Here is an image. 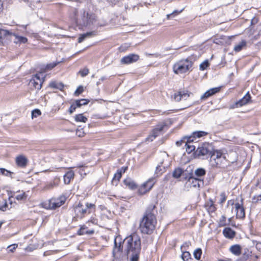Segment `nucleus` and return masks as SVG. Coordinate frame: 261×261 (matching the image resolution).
I'll return each mask as SVG.
<instances>
[{
  "mask_svg": "<svg viewBox=\"0 0 261 261\" xmlns=\"http://www.w3.org/2000/svg\"><path fill=\"white\" fill-rule=\"evenodd\" d=\"M72 12L71 17L80 29L86 28L95 30L105 25L98 20L97 16L93 12L84 9L78 10L75 9H73Z\"/></svg>",
  "mask_w": 261,
  "mask_h": 261,
  "instance_id": "nucleus-1",
  "label": "nucleus"
},
{
  "mask_svg": "<svg viewBox=\"0 0 261 261\" xmlns=\"http://www.w3.org/2000/svg\"><path fill=\"white\" fill-rule=\"evenodd\" d=\"M154 205H150L147 208L143 218L140 221L139 229L143 234H150L155 229L157 223Z\"/></svg>",
  "mask_w": 261,
  "mask_h": 261,
  "instance_id": "nucleus-2",
  "label": "nucleus"
},
{
  "mask_svg": "<svg viewBox=\"0 0 261 261\" xmlns=\"http://www.w3.org/2000/svg\"><path fill=\"white\" fill-rule=\"evenodd\" d=\"M123 244L129 261H138L141 251L140 238L136 233H133L124 240Z\"/></svg>",
  "mask_w": 261,
  "mask_h": 261,
  "instance_id": "nucleus-3",
  "label": "nucleus"
},
{
  "mask_svg": "<svg viewBox=\"0 0 261 261\" xmlns=\"http://www.w3.org/2000/svg\"><path fill=\"white\" fill-rule=\"evenodd\" d=\"M95 208L96 206L93 203L86 202L84 205L81 202L73 207L75 216L80 219L83 218L87 214H90L92 211H94Z\"/></svg>",
  "mask_w": 261,
  "mask_h": 261,
  "instance_id": "nucleus-4",
  "label": "nucleus"
},
{
  "mask_svg": "<svg viewBox=\"0 0 261 261\" xmlns=\"http://www.w3.org/2000/svg\"><path fill=\"white\" fill-rule=\"evenodd\" d=\"M192 65L193 62L188 58L176 63L173 66V70L177 74L185 73L190 70Z\"/></svg>",
  "mask_w": 261,
  "mask_h": 261,
  "instance_id": "nucleus-5",
  "label": "nucleus"
},
{
  "mask_svg": "<svg viewBox=\"0 0 261 261\" xmlns=\"http://www.w3.org/2000/svg\"><path fill=\"white\" fill-rule=\"evenodd\" d=\"M27 25H22L19 26V28H22V30L17 29L16 31L12 32L10 31L8 36H11V39L13 40V42L16 44H24L28 42V39L25 37L22 36L20 35V32L22 34H25L27 33L26 31Z\"/></svg>",
  "mask_w": 261,
  "mask_h": 261,
  "instance_id": "nucleus-6",
  "label": "nucleus"
},
{
  "mask_svg": "<svg viewBox=\"0 0 261 261\" xmlns=\"http://www.w3.org/2000/svg\"><path fill=\"white\" fill-rule=\"evenodd\" d=\"M185 178L187 179L185 184V188L187 190H189L192 188H199L201 184H203V179L196 178L192 173L186 175Z\"/></svg>",
  "mask_w": 261,
  "mask_h": 261,
  "instance_id": "nucleus-7",
  "label": "nucleus"
},
{
  "mask_svg": "<svg viewBox=\"0 0 261 261\" xmlns=\"http://www.w3.org/2000/svg\"><path fill=\"white\" fill-rule=\"evenodd\" d=\"M45 77V76L43 72H40L37 73L30 80V83L35 89L39 90L41 88Z\"/></svg>",
  "mask_w": 261,
  "mask_h": 261,
  "instance_id": "nucleus-8",
  "label": "nucleus"
},
{
  "mask_svg": "<svg viewBox=\"0 0 261 261\" xmlns=\"http://www.w3.org/2000/svg\"><path fill=\"white\" fill-rule=\"evenodd\" d=\"M66 200V197L63 195H61L58 198H51L49 200V208L55 210L59 207L65 203Z\"/></svg>",
  "mask_w": 261,
  "mask_h": 261,
  "instance_id": "nucleus-9",
  "label": "nucleus"
},
{
  "mask_svg": "<svg viewBox=\"0 0 261 261\" xmlns=\"http://www.w3.org/2000/svg\"><path fill=\"white\" fill-rule=\"evenodd\" d=\"M212 150V146L208 143H203L201 146L198 147L196 153L198 156H210Z\"/></svg>",
  "mask_w": 261,
  "mask_h": 261,
  "instance_id": "nucleus-10",
  "label": "nucleus"
},
{
  "mask_svg": "<svg viewBox=\"0 0 261 261\" xmlns=\"http://www.w3.org/2000/svg\"><path fill=\"white\" fill-rule=\"evenodd\" d=\"M251 100V96L249 92H248L241 99L231 104L229 106V109H233L245 106Z\"/></svg>",
  "mask_w": 261,
  "mask_h": 261,
  "instance_id": "nucleus-11",
  "label": "nucleus"
},
{
  "mask_svg": "<svg viewBox=\"0 0 261 261\" xmlns=\"http://www.w3.org/2000/svg\"><path fill=\"white\" fill-rule=\"evenodd\" d=\"M165 124H160L156 126L150 133L148 137L146 138V141H152L163 130Z\"/></svg>",
  "mask_w": 261,
  "mask_h": 261,
  "instance_id": "nucleus-12",
  "label": "nucleus"
},
{
  "mask_svg": "<svg viewBox=\"0 0 261 261\" xmlns=\"http://www.w3.org/2000/svg\"><path fill=\"white\" fill-rule=\"evenodd\" d=\"M241 203L237 202L234 204L233 208L234 209L236 213V218L237 219H243L245 217V209L243 205V199L241 200Z\"/></svg>",
  "mask_w": 261,
  "mask_h": 261,
  "instance_id": "nucleus-13",
  "label": "nucleus"
},
{
  "mask_svg": "<svg viewBox=\"0 0 261 261\" xmlns=\"http://www.w3.org/2000/svg\"><path fill=\"white\" fill-rule=\"evenodd\" d=\"M155 182V177L149 178L146 182L142 185L139 189V192L141 194H144L149 191L152 188Z\"/></svg>",
  "mask_w": 261,
  "mask_h": 261,
  "instance_id": "nucleus-14",
  "label": "nucleus"
},
{
  "mask_svg": "<svg viewBox=\"0 0 261 261\" xmlns=\"http://www.w3.org/2000/svg\"><path fill=\"white\" fill-rule=\"evenodd\" d=\"M114 248L113 251V255L116 259H119L122 257V250L123 247L121 245V243L119 242L118 244L116 239L114 242Z\"/></svg>",
  "mask_w": 261,
  "mask_h": 261,
  "instance_id": "nucleus-15",
  "label": "nucleus"
},
{
  "mask_svg": "<svg viewBox=\"0 0 261 261\" xmlns=\"http://www.w3.org/2000/svg\"><path fill=\"white\" fill-rule=\"evenodd\" d=\"M15 192L10 191L8 192L9 199L8 201L9 202V204L8 203L7 201L5 200L4 203L0 204V210L2 211H6V210L12 207V205L13 204V200L12 198L14 197L15 194Z\"/></svg>",
  "mask_w": 261,
  "mask_h": 261,
  "instance_id": "nucleus-16",
  "label": "nucleus"
},
{
  "mask_svg": "<svg viewBox=\"0 0 261 261\" xmlns=\"http://www.w3.org/2000/svg\"><path fill=\"white\" fill-rule=\"evenodd\" d=\"M139 59V55L137 54H131L123 57L121 59L120 62L123 64H129L137 62Z\"/></svg>",
  "mask_w": 261,
  "mask_h": 261,
  "instance_id": "nucleus-17",
  "label": "nucleus"
},
{
  "mask_svg": "<svg viewBox=\"0 0 261 261\" xmlns=\"http://www.w3.org/2000/svg\"><path fill=\"white\" fill-rule=\"evenodd\" d=\"M189 96L187 91L181 90L174 93V99L176 101H179L181 100H186Z\"/></svg>",
  "mask_w": 261,
  "mask_h": 261,
  "instance_id": "nucleus-18",
  "label": "nucleus"
},
{
  "mask_svg": "<svg viewBox=\"0 0 261 261\" xmlns=\"http://www.w3.org/2000/svg\"><path fill=\"white\" fill-rule=\"evenodd\" d=\"M17 166L20 168H24L28 163V159L23 155H19L15 159Z\"/></svg>",
  "mask_w": 261,
  "mask_h": 261,
  "instance_id": "nucleus-19",
  "label": "nucleus"
},
{
  "mask_svg": "<svg viewBox=\"0 0 261 261\" xmlns=\"http://www.w3.org/2000/svg\"><path fill=\"white\" fill-rule=\"evenodd\" d=\"M210 156L211 159L215 160L217 164H218L219 161H221L222 159H225L224 154L220 150L212 151Z\"/></svg>",
  "mask_w": 261,
  "mask_h": 261,
  "instance_id": "nucleus-20",
  "label": "nucleus"
},
{
  "mask_svg": "<svg viewBox=\"0 0 261 261\" xmlns=\"http://www.w3.org/2000/svg\"><path fill=\"white\" fill-rule=\"evenodd\" d=\"M207 134V133L204 131H196L192 133V134L189 136V141H197V139L200 138L202 137L205 136Z\"/></svg>",
  "mask_w": 261,
  "mask_h": 261,
  "instance_id": "nucleus-21",
  "label": "nucleus"
},
{
  "mask_svg": "<svg viewBox=\"0 0 261 261\" xmlns=\"http://www.w3.org/2000/svg\"><path fill=\"white\" fill-rule=\"evenodd\" d=\"M164 161H161L156 167L154 172V177L161 175L166 170V167L164 165Z\"/></svg>",
  "mask_w": 261,
  "mask_h": 261,
  "instance_id": "nucleus-22",
  "label": "nucleus"
},
{
  "mask_svg": "<svg viewBox=\"0 0 261 261\" xmlns=\"http://www.w3.org/2000/svg\"><path fill=\"white\" fill-rule=\"evenodd\" d=\"M220 88L221 87H215L209 89L201 96V99H205L215 93H218L220 91Z\"/></svg>",
  "mask_w": 261,
  "mask_h": 261,
  "instance_id": "nucleus-23",
  "label": "nucleus"
},
{
  "mask_svg": "<svg viewBox=\"0 0 261 261\" xmlns=\"http://www.w3.org/2000/svg\"><path fill=\"white\" fill-rule=\"evenodd\" d=\"M223 234L225 238L233 239L236 235V232L230 227H226L223 230Z\"/></svg>",
  "mask_w": 261,
  "mask_h": 261,
  "instance_id": "nucleus-24",
  "label": "nucleus"
},
{
  "mask_svg": "<svg viewBox=\"0 0 261 261\" xmlns=\"http://www.w3.org/2000/svg\"><path fill=\"white\" fill-rule=\"evenodd\" d=\"M94 230L93 229L89 230L88 227L84 225L81 226L80 229L77 231L79 235L82 236L84 234L90 235L93 234Z\"/></svg>",
  "mask_w": 261,
  "mask_h": 261,
  "instance_id": "nucleus-25",
  "label": "nucleus"
},
{
  "mask_svg": "<svg viewBox=\"0 0 261 261\" xmlns=\"http://www.w3.org/2000/svg\"><path fill=\"white\" fill-rule=\"evenodd\" d=\"M241 246L239 244L233 245L229 248V251L236 256H239L241 254Z\"/></svg>",
  "mask_w": 261,
  "mask_h": 261,
  "instance_id": "nucleus-26",
  "label": "nucleus"
},
{
  "mask_svg": "<svg viewBox=\"0 0 261 261\" xmlns=\"http://www.w3.org/2000/svg\"><path fill=\"white\" fill-rule=\"evenodd\" d=\"M74 176V172L72 170L68 171L64 175V182L65 184H69Z\"/></svg>",
  "mask_w": 261,
  "mask_h": 261,
  "instance_id": "nucleus-27",
  "label": "nucleus"
},
{
  "mask_svg": "<svg viewBox=\"0 0 261 261\" xmlns=\"http://www.w3.org/2000/svg\"><path fill=\"white\" fill-rule=\"evenodd\" d=\"M96 35V32L95 30L87 32L82 34L78 39V42L81 43L83 42L86 38L94 36Z\"/></svg>",
  "mask_w": 261,
  "mask_h": 261,
  "instance_id": "nucleus-28",
  "label": "nucleus"
},
{
  "mask_svg": "<svg viewBox=\"0 0 261 261\" xmlns=\"http://www.w3.org/2000/svg\"><path fill=\"white\" fill-rule=\"evenodd\" d=\"M205 174L206 171L204 169L202 168H199L195 170L193 175L197 178L203 179V177L205 176Z\"/></svg>",
  "mask_w": 261,
  "mask_h": 261,
  "instance_id": "nucleus-29",
  "label": "nucleus"
},
{
  "mask_svg": "<svg viewBox=\"0 0 261 261\" xmlns=\"http://www.w3.org/2000/svg\"><path fill=\"white\" fill-rule=\"evenodd\" d=\"M193 142V141H189L188 138H187V140L186 141V143H185V146H186V150L188 153H190L195 149V146L191 144Z\"/></svg>",
  "mask_w": 261,
  "mask_h": 261,
  "instance_id": "nucleus-30",
  "label": "nucleus"
},
{
  "mask_svg": "<svg viewBox=\"0 0 261 261\" xmlns=\"http://www.w3.org/2000/svg\"><path fill=\"white\" fill-rule=\"evenodd\" d=\"M251 253L248 249H245L242 257L239 258L238 261H246L251 256Z\"/></svg>",
  "mask_w": 261,
  "mask_h": 261,
  "instance_id": "nucleus-31",
  "label": "nucleus"
},
{
  "mask_svg": "<svg viewBox=\"0 0 261 261\" xmlns=\"http://www.w3.org/2000/svg\"><path fill=\"white\" fill-rule=\"evenodd\" d=\"M123 182L125 185L132 189H135L137 188L136 184L130 178L124 180Z\"/></svg>",
  "mask_w": 261,
  "mask_h": 261,
  "instance_id": "nucleus-32",
  "label": "nucleus"
},
{
  "mask_svg": "<svg viewBox=\"0 0 261 261\" xmlns=\"http://www.w3.org/2000/svg\"><path fill=\"white\" fill-rule=\"evenodd\" d=\"M62 62V61L55 62L50 63L49 64H47L45 69L42 72H43V73L44 74V72L46 70H51L53 68H54L55 67H56L57 65H58L59 63H60Z\"/></svg>",
  "mask_w": 261,
  "mask_h": 261,
  "instance_id": "nucleus-33",
  "label": "nucleus"
},
{
  "mask_svg": "<svg viewBox=\"0 0 261 261\" xmlns=\"http://www.w3.org/2000/svg\"><path fill=\"white\" fill-rule=\"evenodd\" d=\"M246 45V42L245 40H242L239 44L236 45L234 47L233 50L236 52L241 51L244 47Z\"/></svg>",
  "mask_w": 261,
  "mask_h": 261,
  "instance_id": "nucleus-34",
  "label": "nucleus"
},
{
  "mask_svg": "<svg viewBox=\"0 0 261 261\" xmlns=\"http://www.w3.org/2000/svg\"><path fill=\"white\" fill-rule=\"evenodd\" d=\"M89 102V100L86 99L76 100L74 101L75 106L77 107V108H80L82 106L86 105Z\"/></svg>",
  "mask_w": 261,
  "mask_h": 261,
  "instance_id": "nucleus-35",
  "label": "nucleus"
},
{
  "mask_svg": "<svg viewBox=\"0 0 261 261\" xmlns=\"http://www.w3.org/2000/svg\"><path fill=\"white\" fill-rule=\"evenodd\" d=\"M88 119L83 114H77L75 116V120L76 122H86Z\"/></svg>",
  "mask_w": 261,
  "mask_h": 261,
  "instance_id": "nucleus-36",
  "label": "nucleus"
},
{
  "mask_svg": "<svg viewBox=\"0 0 261 261\" xmlns=\"http://www.w3.org/2000/svg\"><path fill=\"white\" fill-rule=\"evenodd\" d=\"M183 173H184L183 170L181 168H177L175 169V170L173 172L172 174H173V176L174 178H178L181 175V174Z\"/></svg>",
  "mask_w": 261,
  "mask_h": 261,
  "instance_id": "nucleus-37",
  "label": "nucleus"
},
{
  "mask_svg": "<svg viewBox=\"0 0 261 261\" xmlns=\"http://www.w3.org/2000/svg\"><path fill=\"white\" fill-rule=\"evenodd\" d=\"M182 254L181 257L183 261H188L191 258V255L189 251H181Z\"/></svg>",
  "mask_w": 261,
  "mask_h": 261,
  "instance_id": "nucleus-38",
  "label": "nucleus"
},
{
  "mask_svg": "<svg viewBox=\"0 0 261 261\" xmlns=\"http://www.w3.org/2000/svg\"><path fill=\"white\" fill-rule=\"evenodd\" d=\"M201 254L202 250L200 248L195 249L193 252L194 258L197 260H199L200 259Z\"/></svg>",
  "mask_w": 261,
  "mask_h": 261,
  "instance_id": "nucleus-39",
  "label": "nucleus"
},
{
  "mask_svg": "<svg viewBox=\"0 0 261 261\" xmlns=\"http://www.w3.org/2000/svg\"><path fill=\"white\" fill-rule=\"evenodd\" d=\"M27 198V194L23 191H22L20 194L16 195L15 197V198L18 201L24 200Z\"/></svg>",
  "mask_w": 261,
  "mask_h": 261,
  "instance_id": "nucleus-40",
  "label": "nucleus"
},
{
  "mask_svg": "<svg viewBox=\"0 0 261 261\" xmlns=\"http://www.w3.org/2000/svg\"><path fill=\"white\" fill-rule=\"evenodd\" d=\"M191 245V243L190 241H187L183 243V244L180 247L181 251H187L189 248V247Z\"/></svg>",
  "mask_w": 261,
  "mask_h": 261,
  "instance_id": "nucleus-41",
  "label": "nucleus"
},
{
  "mask_svg": "<svg viewBox=\"0 0 261 261\" xmlns=\"http://www.w3.org/2000/svg\"><path fill=\"white\" fill-rule=\"evenodd\" d=\"M122 176V172L121 171H119V170H118L117 172L114 174V176L113 177L112 182H114L115 181H118L119 180V179L121 178Z\"/></svg>",
  "mask_w": 261,
  "mask_h": 261,
  "instance_id": "nucleus-42",
  "label": "nucleus"
},
{
  "mask_svg": "<svg viewBox=\"0 0 261 261\" xmlns=\"http://www.w3.org/2000/svg\"><path fill=\"white\" fill-rule=\"evenodd\" d=\"M10 31L4 29H0V41H2L3 38L8 36Z\"/></svg>",
  "mask_w": 261,
  "mask_h": 261,
  "instance_id": "nucleus-43",
  "label": "nucleus"
},
{
  "mask_svg": "<svg viewBox=\"0 0 261 261\" xmlns=\"http://www.w3.org/2000/svg\"><path fill=\"white\" fill-rule=\"evenodd\" d=\"M181 11H182V10L179 11H177V10H175L172 13L167 14L166 16L167 19H170L174 17L176 15H178Z\"/></svg>",
  "mask_w": 261,
  "mask_h": 261,
  "instance_id": "nucleus-44",
  "label": "nucleus"
},
{
  "mask_svg": "<svg viewBox=\"0 0 261 261\" xmlns=\"http://www.w3.org/2000/svg\"><path fill=\"white\" fill-rule=\"evenodd\" d=\"M226 218L224 216H222L219 221V226L220 227L226 225Z\"/></svg>",
  "mask_w": 261,
  "mask_h": 261,
  "instance_id": "nucleus-45",
  "label": "nucleus"
},
{
  "mask_svg": "<svg viewBox=\"0 0 261 261\" xmlns=\"http://www.w3.org/2000/svg\"><path fill=\"white\" fill-rule=\"evenodd\" d=\"M77 168L79 169L78 172L81 175H86V173L85 172V168L86 166H84L83 165H79L77 167Z\"/></svg>",
  "mask_w": 261,
  "mask_h": 261,
  "instance_id": "nucleus-46",
  "label": "nucleus"
},
{
  "mask_svg": "<svg viewBox=\"0 0 261 261\" xmlns=\"http://www.w3.org/2000/svg\"><path fill=\"white\" fill-rule=\"evenodd\" d=\"M210 65L207 60H205L200 64L199 69L201 70H205Z\"/></svg>",
  "mask_w": 261,
  "mask_h": 261,
  "instance_id": "nucleus-47",
  "label": "nucleus"
},
{
  "mask_svg": "<svg viewBox=\"0 0 261 261\" xmlns=\"http://www.w3.org/2000/svg\"><path fill=\"white\" fill-rule=\"evenodd\" d=\"M41 112L39 109H35L32 111V117L36 118L41 115Z\"/></svg>",
  "mask_w": 261,
  "mask_h": 261,
  "instance_id": "nucleus-48",
  "label": "nucleus"
},
{
  "mask_svg": "<svg viewBox=\"0 0 261 261\" xmlns=\"http://www.w3.org/2000/svg\"><path fill=\"white\" fill-rule=\"evenodd\" d=\"M17 247H18V245L16 244H14L9 245L7 247L8 252H13Z\"/></svg>",
  "mask_w": 261,
  "mask_h": 261,
  "instance_id": "nucleus-49",
  "label": "nucleus"
},
{
  "mask_svg": "<svg viewBox=\"0 0 261 261\" xmlns=\"http://www.w3.org/2000/svg\"><path fill=\"white\" fill-rule=\"evenodd\" d=\"M207 205H209V207L208 208V211L213 212L215 211L216 207L212 200H210V202L207 203Z\"/></svg>",
  "mask_w": 261,
  "mask_h": 261,
  "instance_id": "nucleus-50",
  "label": "nucleus"
},
{
  "mask_svg": "<svg viewBox=\"0 0 261 261\" xmlns=\"http://www.w3.org/2000/svg\"><path fill=\"white\" fill-rule=\"evenodd\" d=\"M84 91V88L82 86H80L75 91L74 94L75 96H79L80 94H81Z\"/></svg>",
  "mask_w": 261,
  "mask_h": 261,
  "instance_id": "nucleus-51",
  "label": "nucleus"
},
{
  "mask_svg": "<svg viewBox=\"0 0 261 261\" xmlns=\"http://www.w3.org/2000/svg\"><path fill=\"white\" fill-rule=\"evenodd\" d=\"M188 137H184L182 139L180 140H179V141H177L176 142V145L177 146H180L182 145V144H185V143H186V140H187V138H188Z\"/></svg>",
  "mask_w": 261,
  "mask_h": 261,
  "instance_id": "nucleus-52",
  "label": "nucleus"
},
{
  "mask_svg": "<svg viewBox=\"0 0 261 261\" xmlns=\"http://www.w3.org/2000/svg\"><path fill=\"white\" fill-rule=\"evenodd\" d=\"M79 73L81 74V75L82 77H84V76H86L87 75H88V74L89 73V70L88 68H84L83 69L79 71Z\"/></svg>",
  "mask_w": 261,
  "mask_h": 261,
  "instance_id": "nucleus-53",
  "label": "nucleus"
},
{
  "mask_svg": "<svg viewBox=\"0 0 261 261\" xmlns=\"http://www.w3.org/2000/svg\"><path fill=\"white\" fill-rule=\"evenodd\" d=\"M76 108H77V107L75 106V102H73L71 105L69 109V113L70 114L73 113L75 111Z\"/></svg>",
  "mask_w": 261,
  "mask_h": 261,
  "instance_id": "nucleus-54",
  "label": "nucleus"
},
{
  "mask_svg": "<svg viewBox=\"0 0 261 261\" xmlns=\"http://www.w3.org/2000/svg\"><path fill=\"white\" fill-rule=\"evenodd\" d=\"M221 198L220 200V203H223L226 200V196L224 192L221 193Z\"/></svg>",
  "mask_w": 261,
  "mask_h": 261,
  "instance_id": "nucleus-55",
  "label": "nucleus"
},
{
  "mask_svg": "<svg viewBox=\"0 0 261 261\" xmlns=\"http://www.w3.org/2000/svg\"><path fill=\"white\" fill-rule=\"evenodd\" d=\"M252 200L255 202H257L259 200H261V194H259V195H257L254 196L253 197Z\"/></svg>",
  "mask_w": 261,
  "mask_h": 261,
  "instance_id": "nucleus-56",
  "label": "nucleus"
},
{
  "mask_svg": "<svg viewBox=\"0 0 261 261\" xmlns=\"http://www.w3.org/2000/svg\"><path fill=\"white\" fill-rule=\"evenodd\" d=\"M49 86L50 87L55 88H59V87L57 86V83L55 82H51L49 84Z\"/></svg>",
  "mask_w": 261,
  "mask_h": 261,
  "instance_id": "nucleus-57",
  "label": "nucleus"
},
{
  "mask_svg": "<svg viewBox=\"0 0 261 261\" xmlns=\"http://www.w3.org/2000/svg\"><path fill=\"white\" fill-rule=\"evenodd\" d=\"M5 172H6L7 173H11V172L4 168H1L0 169V173L2 174H5Z\"/></svg>",
  "mask_w": 261,
  "mask_h": 261,
  "instance_id": "nucleus-58",
  "label": "nucleus"
},
{
  "mask_svg": "<svg viewBox=\"0 0 261 261\" xmlns=\"http://www.w3.org/2000/svg\"><path fill=\"white\" fill-rule=\"evenodd\" d=\"M76 134L79 137H82L84 135V132L81 130H77Z\"/></svg>",
  "mask_w": 261,
  "mask_h": 261,
  "instance_id": "nucleus-59",
  "label": "nucleus"
},
{
  "mask_svg": "<svg viewBox=\"0 0 261 261\" xmlns=\"http://www.w3.org/2000/svg\"><path fill=\"white\" fill-rule=\"evenodd\" d=\"M91 222L93 224H97V220L94 218L91 219L90 220H89L87 223Z\"/></svg>",
  "mask_w": 261,
  "mask_h": 261,
  "instance_id": "nucleus-60",
  "label": "nucleus"
},
{
  "mask_svg": "<svg viewBox=\"0 0 261 261\" xmlns=\"http://www.w3.org/2000/svg\"><path fill=\"white\" fill-rule=\"evenodd\" d=\"M257 19L256 18H255V17H254L251 20V24H254L256 23H257Z\"/></svg>",
  "mask_w": 261,
  "mask_h": 261,
  "instance_id": "nucleus-61",
  "label": "nucleus"
},
{
  "mask_svg": "<svg viewBox=\"0 0 261 261\" xmlns=\"http://www.w3.org/2000/svg\"><path fill=\"white\" fill-rule=\"evenodd\" d=\"M127 169V167H122V168L121 169V170L119 171H121V172H125V171L126 170V169Z\"/></svg>",
  "mask_w": 261,
  "mask_h": 261,
  "instance_id": "nucleus-62",
  "label": "nucleus"
},
{
  "mask_svg": "<svg viewBox=\"0 0 261 261\" xmlns=\"http://www.w3.org/2000/svg\"><path fill=\"white\" fill-rule=\"evenodd\" d=\"M54 184H50L49 185H48V189H51V188H53L54 187Z\"/></svg>",
  "mask_w": 261,
  "mask_h": 261,
  "instance_id": "nucleus-63",
  "label": "nucleus"
},
{
  "mask_svg": "<svg viewBox=\"0 0 261 261\" xmlns=\"http://www.w3.org/2000/svg\"><path fill=\"white\" fill-rule=\"evenodd\" d=\"M218 261H230V259H219Z\"/></svg>",
  "mask_w": 261,
  "mask_h": 261,
  "instance_id": "nucleus-64",
  "label": "nucleus"
}]
</instances>
